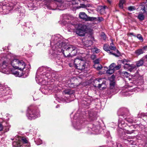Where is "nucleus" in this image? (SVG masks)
Segmentation results:
<instances>
[{
  "label": "nucleus",
  "mask_w": 147,
  "mask_h": 147,
  "mask_svg": "<svg viewBox=\"0 0 147 147\" xmlns=\"http://www.w3.org/2000/svg\"><path fill=\"white\" fill-rule=\"evenodd\" d=\"M3 60L0 63V71L4 74H9L11 72L17 76L19 75V73L16 71L15 69L22 70L25 67V63L23 60L15 59L11 54L8 55L6 58H4Z\"/></svg>",
  "instance_id": "obj_1"
},
{
  "label": "nucleus",
  "mask_w": 147,
  "mask_h": 147,
  "mask_svg": "<svg viewBox=\"0 0 147 147\" xmlns=\"http://www.w3.org/2000/svg\"><path fill=\"white\" fill-rule=\"evenodd\" d=\"M51 46L54 45L56 50L63 53L65 57L75 55L77 53L76 47L71 45H66L60 38L54 36L52 38L51 42Z\"/></svg>",
  "instance_id": "obj_2"
},
{
  "label": "nucleus",
  "mask_w": 147,
  "mask_h": 147,
  "mask_svg": "<svg viewBox=\"0 0 147 147\" xmlns=\"http://www.w3.org/2000/svg\"><path fill=\"white\" fill-rule=\"evenodd\" d=\"M67 28L68 31L71 32L76 30V34L80 36H83L85 35L87 27L86 26L83 24H69L67 26Z\"/></svg>",
  "instance_id": "obj_3"
},
{
  "label": "nucleus",
  "mask_w": 147,
  "mask_h": 147,
  "mask_svg": "<svg viewBox=\"0 0 147 147\" xmlns=\"http://www.w3.org/2000/svg\"><path fill=\"white\" fill-rule=\"evenodd\" d=\"M26 116L29 119H34L40 116L39 111L36 107L30 105L28 107Z\"/></svg>",
  "instance_id": "obj_4"
},
{
  "label": "nucleus",
  "mask_w": 147,
  "mask_h": 147,
  "mask_svg": "<svg viewBox=\"0 0 147 147\" xmlns=\"http://www.w3.org/2000/svg\"><path fill=\"white\" fill-rule=\"evenodd\" d=\"M74 64L76 68L81 70H84L86 66V62L84 58L78 57L74 61Z\"/></svg>",
  "instance_id": "obj_5"
},
{
  "label": "nucleus",
  "mask_w": 147,
  "mask_h": 147,
  "mask_svg": "<svg viewBox=\"0 0 147 147\" xmlns=\"http://www.w3.org/2000/svg\"><path fill=\"white\" fill-rule=\"evenodd\" d=\"M40 75H38L37 74L36 77V80L38 83H41L42 81V78L45 79H50L51 78L54 77L55 76H53L54 74H52L51 75H50V73L49 71H47V73L44 72V73H42L40 74Z\"/></svg>",
  "instance_id": "obj_6"
},
{
  "label": "nucleus",
  "mask_w": 147,
  "mask_h": 147,
  "mask_svg": "<svg viewBox=\"0 0 147 147\" xmlns=\"http://www.w3.org/2000/svg\"><path fill=\"white\" fill-rule=\"evenodd\" d=\"M12 144L15 147H21L23 145L22 147H29L28 146H26L27 145H29V144L26 138L24 137L19 138L18 140L14 142Z\"/></svg>",
  "instance_id": "obj_7"
},
{
  "label": "nucleus",
  "mask_w": 147,
  "mask_h": 147,
  "mask_svg": "<svg viewBox=\"0 0 147 147\" xmlns=\"http://www.w3.org/2000/svg\"><path fill=\"white\" fill-rule=\"evenodd\" d=\"M84 1L85 0H72L71 1L69 2L68 4L69 5V6L70 7H73L74 9L85 8L86 6L84 4H80V6H78L79 2L83 3V1Z\"/></svg>",
  "instance_id": "obj_8"
},
{
  "label": "nucleus",
  "mask_w": 147,
  "mask_h": 147,
  "mask_svg": "<svg viewBox=\"0 0 147 147\" xmlns=\"http://www.w3.org/2000/svg\"><path fill=\"white\" fill-rule=\"evenodd\" d=\"M79 16L81 19L86 21H92L97 20L96 18L88 16L85 13L83 12H80Z\"/></svg>",
  "instance_id": "obj_9"
},
{
  "label": "nucleus",
  "mask_w": 147,
  "mask_h": 147,
  "mask_svg": "<svg viewBox=\"0 0 147 147\" xmlns=\"http://www.w3.org/2000/svg\"><path fill=\"white\" fill-rule=\"evenodd\" d=\"M147 51V46H145L135 51L134 53L137 56H138L142 54L145 52V51Z\"/></svg>",
  "instance_id": "obj_10"
},
{
  "label": "nucleus",
  "mask_w": 147,
  "mask_h": 147,
  "mask_svg": "<svg viewBox=\"0 0 147 147\" xmlns=\"http://www.w3.org/2000/svg\"><path fill=\"white\" fill-rule=\"evenodd\" d=\"M9 87H3L0 88V97L5 95L6 94H9Z\"/></svg>",
  "instance_id": "obj_11"
},
{
  "label": "nucleus",
  "mask_w": 147,
  "mask_h": 147,
  "mask_svg": "<svg viewBox=\"0 0 147 147\" xmlns=\"http://www.w3.org/2000/svg\"><path fill=\"white\" fill-rule=\"evenodd\" d=\"M92 42L91 40H88L85 41L83 42V45L85 46V48L88 47L89 49H91V45L92 44Z\"/></svg>",
  "instance_id": "obj_12"
},
{
  "label": "nucleus",
  "mask_w": 147,
  "mask_h": 147,
  "mask_svg": "<svg viewBox=\"0 0 147 147\" xmlns=\"http://www.w3.org/2000/svg\"><path fill=\"white\" fill-rule=\"evenodd\" d=\"M103 49L104 50L109 53L110 54L113 55L115 56L116 55L115 54L113 53L112 52L110 51L109 46V45L107 44H105L104 45Z\"/></svg>",
  "instance_id": "obj_13"
},
{
  "label": "nucleus",
  "mask_w": 147,
  "mask_h": 147,
  "mask_svg": "<svg viewBox=\"0 0 147 147\" xmlns=\"http://www.w3.org/2000/svg\"><path fill=\"white\" fill-rule=\"evenodd\" d=\"M74 92V90H71L70 89H67L64 90L63 91V93L64 94H67L70 95Z\"/></svg>",
  "instance_id": "obj_14"
},
{
  "label": "nucleus",
  "mask_w": 147,
  "mask_h": 147,
  "mask_svg": "<svg viewBox=\"0 0 147 147\" xmlns=\"http://www.w3.org/2000/svg\"><path fill=\"white\" fill-rule=\"evenodd\" d=\"M144 58L145 57H143L136 62V65L137 67H139L143 65L144 62Z\"/></svg>",
  "instance_id": "obj_15"
},
{
  "label": "nucleus",
  "mask_w": 147,
  "mask_h": 147,
  "mask_svg": "<svg viewBox=\"0 0 147 147\" xmlns=\"http://www.w3.org/2000/svg\"><path fill=\"white\" fill-rule=\"evenodd\" d=\"M70 18V17L68 15H67V14L63 15V17H62V18L63 19V20L62 21L63 22H62V23L63 24H65V22L66 23V22H67L66 21H65V20H68Z\"/></svg>",
  "instance_id": "obj_16"
},
{
  "label": "nucleus",
  "mask_w": 147,
  "mask_h": 147,
  "mask_svg": "<svg viewBox=\"0 0 147 147\" xmlns=\"http://www.w3.org/2000/svg\"><path fill=\"white\" fill-rule=\"evenodd\" d=\"M95 86L98 87L100 89H104L105 88V82L102 81V82L101 84H98V86Z\"/></svg>",
  "instance_id": "obj_17"
},
{
  "label": "nucleus",
  "mask_w": 147,
  "mask_h": 147,
  "mask_svg": "<svg viewBox=\"0 0 147 147\" xmlns=\"http://www.w3.org/2000/svg\"><path fill=\"white\" fill-rule=\"evenodd\" d=\"M138 18L140 21H142L144 20L145 16L142 13H139L138 15Z\"/></svg>",
  "instance_id": "obj_18"
},
{
  "label": "nucleus",
  "mask_w": 147,
  "mask_h": 147,
  "mask_svg": "<svg viewBox=\"0 0 147 147\" xmlns=\"http://www.w3.org/2000/svg\"><path fill=\"white\" fill-rule=\"evenodd\" d=\"M125 3V0H119V7L121 9H123V5Z\"/></svg>",
  "instance_id": "obj_19"
},
{
  "label": "nucleus",
  "mask_w": 147,
  "mask_h": 147,
  "mask_svg": "<svg viewBox=\"0 0 147 147\" xmlns=\"http://www.w3.org/2000/svg\"><path fill=\"white\" fill-rule=\"evenodd\" d=\"M115 71V70L109 68V69L107 71V74L109 75L112 74Z\"/></svg>",
  "instance_id": "obj_20"
},
{
  "label": "nucleus",
  "mask_w": 147,
  "mask_h": 147,
  "mask_svg": "<svg viewBox=\"0 0 147 147\" xmlns=\"http://www.w3.org/2000/svg\"><path fill=\"white\" fill-rule=\"evenodd\" d=\"M131 80V79L130 78H128L127 80V82H128V86L129 87H131L133 86L132 84H133V82L130 81Z\"/></svg>",
  "instance_id": "obj_21"
},
{
  "label": "nucleus",
  "mask_w": 147,
  "mask_h": 147,
  "mask_svg": "<svg viewBox=\"0 0 147 147\" xmlns=\"http://www.w3.org/2000/svg\"><path fill=\"white\" fill-rule=\"evenodd\" d=\"M110 47L109 46V47H110V49L112 50H115L116 49V48L115 46H114V45L113 44V43L112 42L110 44Z\"/></svg>",
  "instance_id": "obj_22"
},
{
  "label": "nucleus",
  "mask_w": 147,
  "mask_h": 147,
  "mask_svg": "<svg viewBox=\"0 0 147 147\" xmlns=\"http://www.w3.org/2000/svg\"><path fill=\"white\" fill-rule=\"evenodd\" d=\"M136 37H137L139 39V40L141 41V42H142L143 41V39L141 35L140 34H137V36H136Z\"/></svg>",
  "instance_id": "obj_23"
},
{
  "label": "nucleus",
  "mask_w": 147,
  "mask_h": 147,
  "mask_svg": "<svg viewBox=\"0 0 147 147\" xmlns=\"http://www.w3.org/2000/svg\"><path fill=\"white\" fill-rule=\"evenodd\" d=\"M128 9L129 11H133L135 10L136 8L134 6H130L127 8Z\"/></svg>",
  "instance_id": "obj_24"
},
{
  "label": "nucleus",
  "mask_w": 147,
  "mask_h": 147,
  "mask_svg": "<svg viewBox=\"0 0 147 147\" xmlns=\"http://www.w3.org/2000/svg\"><path fill=\"white\" fill-rule=\"evenodd\" d=\"M136 67L135 65L133 64L130 65L129 70L131 71L132 70L134 69Z\"/></svg>",
  "instance_id": "obj_25"
},
{
  "label": "nucleus",
  "mask_w": 147,
  "mask_h": 147,
  "mask_svg": "<svg viewBox=\"0 0 147 147\" xmlns=\"http://www.w3.org/2000/svg\"><path fill=\"white\" fill-rule=\"evenodd\" d=\"M130 65L129 63H125L124 66V68H126L129 70Z\"/></svg>",
  "instance_id": "obj_26"
},
{
  "label": "nucleus",
  "mask_w": 147,
  "mask_h": 147,
  "mask_svg": "<svg viewBox=\"0 0 147 147\" xmlns=\"http://www.w3.org/2000/svg\"><path fill=\"white\" fill-rule=\"evenodd\" d=\"M41 91L45 94H47L48 93V90L47 89H44L43 88H41Z\"/></svg>",
  "instance_id": "obj_27"
},
{
  "label": "nucleus",
  "mask_w": 147,
  "mask_h": 147,
  "mask_svg": "<svg viewBox=\"0 0 147 147\" xmlns=\"http://www.w3.org/2000/svg\"><path fill=\"white\" fill-rule=\"evenodd\" d=\"M121 61L122 63L124 64L125 65V63H127L129 62V61L124 59H123V60H121Z\"/></svg>",
  "instance_id": "obj_28"
},
{
  "label": "nucleus",
  "mask_w": 147,
  "mask_h": 147,
  "mask_svg": "<svg viewBox=\"0 0 147 147\" xmlns=\"http://www.w3.org/2000/svg\"><path fill=\"white\" fill-rule=\"evenodd\" d=\"M126 120L128 123H133L134 122V120L131 119H129V118L127 119H126Z\"/></svg>",
  "instance_id": "obj_29"
},
{
  "label": "nucleus",
  "mask_w": 147,
  "mask_h": 147,
  "mask_svg": "<svg viewBox=\"0 0 147 147\" xmlns=\"http://www.w3.org/2000/svg\"><path fill=\"white\" fill-rule=\"evenodd\" d=\"M13 7L12 6H11V7H8L7 8V9L8 10V11H7L5 12V13H6V14L8 13H9V11L11 9H13Z\"/></svg>",
  "instance_id": "obj_30"
},
{
  "label": "nucleus",
  "mask_w": 147,
  "mask_h": 147,
  "mask_svg": "<svg viewBox=\"0 0 147 147\" xmlns=\"http://www.w3.org/2000/svg\"><path fill=\"white\" fill-rule=\"evenodd\" d=\"M115 63H112L109 66V68H110L114 70H115Z\"/></svg>",
  "instance_id": "obj_31"
},
{
  "label": "nucleus",
  "mask_w": 147,
  "mask_h": 147,
  "mask_svg": "<svg viewBox=\"0 0 147 147\" xmlns=\"http://www.w3.org/2000/svg\"><path fill=\"white\" fill-rule=\"evenodd\" d=\"M83 102L82 103V106L83 107H84L85 106L84 105H86V106H87L89 105V104L87 102Z\"/></svg>",
  "instance_id": "obj_32"
},
{
  "label": "nucleus",
  "mask_w": 147,
  "mask_h": 147,
  "mask_svg": "<svg viewBox=\"0 0 147 147\" xmlns=\"http://www.w3.org/2000/svg\"><path fill=\"white\" fill-rule=\"evenodd\" d=\"M121 67V66L120 65H118L117 66H116V65H115V69L118 70Z\"/></svg>",
  "instance_id": "obj_33"
},
{
  "label": "nucleus",
  "mask_w": 147,
  "mask_h": 147,
  "mask_svg": "<svg viewBox=\"0 0 147 147\" xmlns=\"http://www.w3.org/2000/svg\"><path fill=\"white\" fill-rule=\"evenodd\" d=\"M94 63L95 65L98 64L99 63V60L98 59H96L94 61Z\"/></svg>",
  "instance_id": "obj_34"
},
{
  "label": "nucleus",
  "mask_w": 147,
  "mask_h": 147,
  "mask_svg": "<svg viewBox=\"0 0 147 147\" xmlns=\"http://www.w3.org/2000/svg\"><path fill=\"white\" fill-rule=\"evenodd\" d=\"M102 38L104 40H105L106 39V37L105 35V34H102L101 35Z\"/></svg>",
  "instance_id": "obj_35"
},
{
  "label": "nucleus",
  "mask_w": 147,
  "mask_h": 147,
  "mask_svg": "<svg viewBox=\"0 0 147 147\" xmlns=\"http://www.w3.org/2000/svg\"><path fill=\"white\" fill-rule=\"evenodd\" d=\"M98 20L100 22L103 21L104 20L103 18L102 17H98Z\"/></svg>",
  "instance_id": "obj_36"
},
{
  "label": "nucleus",
  "mask_w": 147,
  "mask_h": 147,
  "mask_svg": "<svg viewBox=\"0 0 147 147\" xmlns=\"http://www.w3.org/2000/svg\"><path fill=\"white\" fill-rule=\"evenodd\" d=\"M102 68V67L101 65H100L99 66H98L96 68V69L98 70H99L101 69Z\"/></svg>",
  "instance_id": "obj_37"
},
{
  "label": "nucleus",
  "mask_w": 147,
  "mask_h": 147,
  "mask_svg": "<svg viewBox=\"0 0 147 147\" xmlns=\"http://www.w3.org/2000/svg\"><path fill=\"white\" fill-rule=\"evenodd\" d=\"M123 73L127 77L128 76H129V74L126 71H125L124 72H123Z\"/></svg>",
  "instance_id": "obj_38"
},
{
  "label": "nucleus",
  "mask_w": 147,
  "mask_h": 147,
  "mask_svg": "<svg viewBox=\"0 0 147 147\" xmlns=\"http://www.w3.org/2000/svg\"><path fill=\"white\" fill-rule=\"evenodd\" d=\"M44 69V70H45V69L43 67H40V68L37 71V73H38V72L39 71H41V70H43V69Z\"/></svg>",
  "instance_id": "obj_39"
},
{
  "label": "nucleus",
  "mask_w": 147,
  "mask_h": 147,
  "mask_svg": "<svg viewBox=\"0 0 147 147\" xmlns=\"http://www.w3.org/2000/svg\"><path fill=\"white\" fill-rule=\"evenodd\" d=\"M110 87H111V88L113 89V87H114V86L115 85V84H114V83H113L112 84H111V83L110 84Z\"/></svg>",
  "instance_id": "obj_40"
},
{
  "label": "nucleus",
  "mask_w": 147,
  "mask_h": 147,
  "mask_svg": "<svg viewBox=\"0 0 147 147\" xmlns=\"http://www.w3.org/2000/svg\"><path fill=\"white\" fill-rule=\"evenodd\" d=\"M3 128L2 125L0 123V131H2Z\"/></svg>",
  "instance_id": "obj_41"
},
{
  "label": "nucleus",
  "mask_w": 147,
  "mask_h": 147,
  "mask_svg": "<svg viewBox=\"0 0 147 147\" xmlns=\"http://www.w3.org/2000/svg\"><path fill=\"white\" fill-rule=\"evenodd\" d=\"M129 34V35H132L135 37H136V35H134L133 33H130Z\"/></svg>",
  "instance_id": "obj_42"
},
{
  "label": "nucleus",
  "mask_w": 147,
  "mask_h": 147,
  "mask_svg": "<svg viewBox=\"0 0 147 147\" xmlns=\"http://www.w3.org/2000/svg\"><path fill=\"white\" fill-rule=\"evenodd\" d=\"M104 79L103 78H102V79H99L97 81V82H100V81L102 80H103Z\"/></svg>",
  "instance_id": "obj_43"
},
{
  "label": "nucleus",
  "mask_w": 147,
  "mask_h": 147,
  "mask_svg": "<svg viewBox=\"0 0 147 147\" xmlns=\"http://www.w3.org/2000/svg\"><path fill=\"white\" fill-rule=\"evenodd\" d=\"M107 1L109 3H111V1L110 0H107Z\"/></svg>",
  "instance_id": "obj_44"
},
{
  "label": "nucleus",
  "mask_w": 147,
  "mask_h": 147,
  "mask_svg": "<svg viewBox=\"0 0 147 147\" xmlns=\"http://www.w3.org/2000/svg\"><path fill=\"white\" fill-rule=\"evenodd\" d=\"M95 52L96 53H97L99 52V50H96Z\"/></svg>",
  "instance_id": "obj_45"
},
{
  "label": "nucleus",
  "mask_w": 147,
  "mask_h": 147,
  "mask_svg": "<svg viewBox=\"0 0 147 147\" xmlns=\"http://www.w3.org/2000/svg\"><path fill=\"white\" fill-rule=\"evenodd\" d=\"M144 57L147 59V55H146Z\"/></svg>",
  "instance_id": "obj_46"
},
{
  "label": "nucleus",
  "mask_w": 147,
  "mask_h": 147,
  "mask_svg": "<svg viewBox=\"0 0 147 147\" xmlns=\"http://www.w3.org/2000/svg\"><path fill=\"white\" fill-rule=\"evenodd\" d=\"M104 8V9H105V8L106 7H107V6H104L103 7Z\"/></svg>",
  "instance_id": "obj_47"
},
{
  "label": "nucleus",
  "mask_w": 147,
  "mask_h": 147,
  "mask_svg": "<svg viewBox=\"0 0 147 147\" xmlns=\"http://www.w3.org/2000/svg\"><path fill=\"white\" fill-rule=\"evenodd\" d=\"M59 107V105H57L56 107V108H57Z\"/></svg>",
  "instance_id": "obj_48"
},
{
  "label": "nucleus",
  "mask_w": 147,
  "mask_h": 147,
  "mask_svg": "<svg viewBox=\"0 0 147 147\" xmlns=\"http://www.w3.org/2000/svg\"><path fill=\"white\" fill-rule=\"evenodd\" d=\"M5 6H3L2 7L3 8H5Z\"/></svg>",
  "instance_id": "obj_49"
},
{
  "label": "nucleus",
  "mask_w": 147,
  "mask_h": 147,
  "mask_svg": "<svg viewBox=\"0 0 147 147\" xmlns=\"http://www.w3.org/2000/svg\"><path fill=\"white\" fill-rule=\"evenodd\" d=\"M112 77L113 78H113H114V76H112Z\"/></svg>",
  "instance_id": "obj_50"
},
{
  "label": "nucleus",
  "mask_w": 147,
  "mask_h": 147,
  "mask_svg": "<svg viewBox=\"0 0 147 147\" xmlns=\"http://www.w3.org/2000/svg\"><path fill=\"white\" fill-rule=\"evenodd\" d=\"M76 127H77V129H79V128L78 127V126H76Z\"/></svg>",
  "instance_id": "obj_51"
},
{
  "label": "nucleus",
  "mask_w": 147,
  "mask_h": 147,
  "mask_svg": "<svg viewBox=\"0 0 147 147\" xmlns=\"http://www.w3.org/2000/svg\"><path fill=\"white\" fill-rule=\"evenodd\" d=\"M128 115V113H126V115Z\"/></svg>",
  "instance_id": "obj_52"
},
{
  "label": "nucleus",
  "mask_w": 147,
  "mask_h": 147,
  "mask_svg": "<svg viewBox=\"0 0 147 147\" xmlns=\"http://www.w3.org/2000/svg\"><path fill=\"white\" fill-rule=\"evenodd\" d=\"M11 139L12 140H13V139L11 138Z\"/></svg>",
  "instance_id": "obj_53"
},
{
  "label": "nucleus",
  "mask_w": 147,
  "mask_h": 147,
  "mask_svg": "<svg viewBox=\"0 0 147 147\" xmlns=\"http://www.w3.org/2000/svg\"><path fill=\"white\" fill-rule=\"evenodd\" d=\"M1 86V84H0V87Z\"/></svg>",
  "instance_id": "obj_54"
},
{
  "label": "nucleus",
  "mask_w": 147,
  "mask_h": 147,
  "mask_svg": "<svg viewBox=\"0 0 147 147\" xmlns=\"http://www.w3.org/2000/svg\"><path fill=\"white\" fill-rule=\"evenodd\" d=\"M119 124L118 125V126H119Z\"/></svg>",
  "instance_id": "obj_55"
},
{
  "label": "nucleus",
  "mask_w": 147,
  "mask_h": 147,
  "mask_svg": "<svg viewBox=\"0 0 147 147\" xmlns=\"http://www.w3.org/2000/svg\"><path fill=\"white\" fill-rule=\"evenodd\" d=\"M85 106L84 107V108H85Z\"/></svg>",
  "instance_id": "obj_56"
},
{
  "label": "nucleus",
  "mask_w": 147,
  "mask_h": 147,
  "mask_svg": "<svg viewBox=\"0 0 147 147\" xmlns=\"http://www.w3.org/2000/svg\"><path fill=\"white\" fill-rule=\"evenodd\" d=\"M147 1V0H146Z\"/></svg>",
  "instance_id": "obj_57"
}]
</instances>
